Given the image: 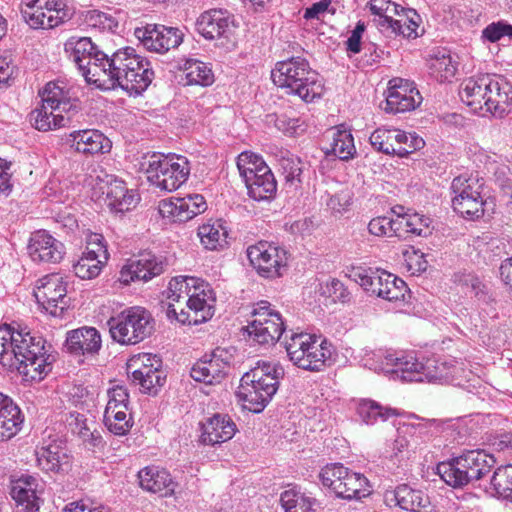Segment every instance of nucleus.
I'll return each mask as SVG.
<instances>
[{
    "label": "nucleus",
    "instance_id": "obj_1",
    "mask_svg": "<svg viewBox=\"0 0 512 512\" xmlns=\"http://www.w3.org/2000/svg\"><path fill=\"white\" fill-rule=\"evenodd\" d=\"M99 67H93L95 78H92V83L99 88L119 86L130 94H140L154 78L150 63L131 47L117 50L111 57L106 55L102 67Z\"/></svg>",
    "mask_w": 512,
    "mask_h": 512
},
{
    "label": "nucleus",
    "instance_id": "obj_2",
    "mask_svg": "<svg viewBox=\"0 0 512 512\" xmlns=\"http://www.w3.org/2000/svg\"><path fill=\"white\" fill-rule=\"evenodd\" d=\"M10 337L9 352L3 358V366L17 370L25 380L41 381L52 370L55 356L46 340L27 328L15 327Z\"/></svg>",
    "mask_w": 512,
    "mask_h": 512
},
{
    "label": "nucleus",
    "instance_id": "obj_3",
    "mask_svg": "<svg viewBox=\"0 0 512 512\" xmlns=\"http://www.w3.org/2000/svg\"><path fill=\"white\" fill-rule=\"evenodd\" d=\"M460 98L471 111L482 116L490 114L503 118L512 102L508 84L496 75L482 74L465 79L459 91Z\"/></svg>",
    "mask_w": 512,
    "mask_h": 512
},
{
    "label": "nucleus",
    "instance_id": "obj_4",
    "mask_svg": "<svg viewBox=\"0 0 512 512\" xmlns=\"http://www.w3.org/2000/svg\"><path fill=\"white\" fill-rule=\"evenodd\" d=\"M379 364L375 370L391 374L394 379L402 382H452L454 367H448L446 362L427 360L418 361L413 353L381 352L377 354Z\"/></svg>",
    "mask_w": 512,
    "mask_h": 512
},
{
    "label": "nucleus",
    "instance_id": "obj_5",
    "mask_svg": "<svg viewBox=\"0 0 512 512\" xmlns=\"http://www.w3.org/2000/svg\"><path fill=\"white\" fill-rule=\"evenodd\" d=\"M284 368L279 363L258 362L241 380L237 396L244 410L258 414L278 390Z\"/></svg>",
    "mask_w": 512,
    "mask_h": 512
},
{
    "label": "nucleus",
    "instance_id": "obj_6",
    "mask_svg": "<svg viewBox=\"0 0 512 512\" xmlns=\"http://www.w3.org/2000/svg\"><path fill=\"white\" fill-rule=\"evenodd\" d=\"M271 78L287 94L298 96L307 103L320 98L324 91L322 79L302 57L277 62L271 71Z\"/></svg>",
    "mask_w": 512,
    "mask_h": 512
},
{
    "label": "nucleus",
    "instance_id": "obj_7",
    "mask_svg": "<svg viewBox=\"0 0 512 512\" xmlns=\"http://www.w3.org/2000/svg\"><path fill=\"white\" fill-rule=\"evenodd\" d=\"M493 455L484 450H468L448 462L437 466L442 480L453 488H461L489 474L495 466Z\"/></svg>",
    "mask_w": 512,
    "mask_h": 512
},
{
    "label": "nucleus",
    "instance_id": "obj_8",
    "mask_svg": "<svg viewBox=\"0 0 512 512\" xmlns=\"http://www.w3.org/2000/svg\"><path fill=\"white\" fill-rule=\"evenodd\" d=\"M148 181L157 188L172 192L183 185L190 175V164L181 155L152 153L144 155L139 162Z\"/></svg>",
    "mask_w": 512,
    "mask_h": 512
},
{
    "label": "nucleus",
    "instance_id": "obj_9",
    "mask_svg": "<svg viewBox=\"0 0 512 512\" xmlns=\"http://www.w3.org/2000/svg\"><path fill=\"white\" fill-rule=\"evenodd\" d=\"M485 181L478 174L464 173L451 183L452 207L466 219H479L494 210V203L484 198Z\"/></svg>",
    "mask_w": 512,
    "mask_h": 512
},
{
    "label": "nucleus",
    "instance_id": "obj_10",
    "mask_svg": "<svg viewBox=\"0 0 512 512\" xmlns=\"http://www.w3.org/2000/svg\"><path fill=\"white\" fill-rule=\"evenodd\" d=\"M107 325L111 338L121 345H135L153 332V318L145 308L134 306L111 317Z\"/></svg>",
    "mask_w": 512,
    "mask_h": 512
},
{
    "label": "nucleus",
    "instance_id": "obj_11",
    "mask_svg": "<svg viewBox=\"0 0 512 512\" xmlns=\"http://www.w3.org/2000/svg\"><path fill=\"white\" fill-rule=\"evenodd\" d=\"M326 341L319 342L316 336L308 333H293L285 342V349L291 362L297 367L320 371L331 357Z\"/></svg>",
    "mask_w": 512,
    "mask_h": 512
},
{
    "label": "nucleus",
    "instance_id": "obj_12",
    "mask_svg": "<svg viewBox=\"0 0 512 512\" xmlns=\"http://www.w3.org/2000/svg\"><path fill=\"white\" fill-rule=\"evenodd\" d=\"M319 477L322 484L339 498L361 499L370 494L367 478L340 463L326 465L322 468Z\"/></svg>",
    "mask_w": 512,
    "mask_h": 512
},
{
    "label": "nucleus",
    "instance_id": "obj_13",
    "mask_svg": "<svg viewBox=\"0 0 512 512\" xmlns=\"http://www.w3.org/2000/svg\"><path fill=\"white\" fill-rule=\"evenodd\" d=\"M215 293L209 283L202 280L193 287L191 294L186 299L188 312L181 310L180 315L173 303H169L167 308V316L174 317L179 322L189 324H200L212 318L215 312Z\"/></svg>",
    "mask_w": 512,
    "mask_h": 512
},
{
    "label": "nucleus",
    "instance_id": "obj_14",
    "mask_svg": "<svg viewBox=\"0 0 512 512\" xmlns=\"http://www.w3.org/2000/svg\"><path fill=\"white\" fill-rule=\"evenodd\" d=\"M236 28L234 16L223 9L205 11L196 21V30L199 34L227 49L235 47Z\"/></svg>",
    "mask_w": 512,
    "mask_h": 512
},
{
    "label": "nucleus",
    "instance_id": "obj_15",
    "mask_svg": "<svg viewBox=\"0 0 512 512\" xmlns=\"http://www.w3.org/2000/svg\"><path fill=\"white\" fill-rule=\"evenodd\" d=\"M247 256L261 277L275 279L287 271L288 253L275 243L259 241L247 248Z\"/></svg>",
    "mask_w": 512,
    "mask_h": 512
},
{
    "label": "nucleus",
    "instance_id": "obj_16",
    "mask_svg": "<svg viewBox=\"0 0 512 512\" xmlns=\"http://www.w3.org/2000/svg\"><path fill=\"white\" fill-rule=\"evenodd\" d=\"M161 367L160 357L151 353L138 354L128 362L131 381L149 395H156L165 383L166 376Z\"/></svg>",
    "mask_w": 512,
    "mask_h": 512
},
{
    "label": "nucleus",
    "instance_id": "obj_17",
    "mask_svg": "<svg viewBox=\"0 0 512 512\" xmlns=\"http://www.w3.org/2000/svg\"><path fill=\"white\" fill-rule=\"evenodd\" d=\"M21 14L33 29H52L71 17L70 9L61 0H29Z\"/></svg>",
    "mask_w": 512,
    "mask_h": 512
},
{
    "label": "nucleus",
    "instance_id": "obj_18",
    "mask_svg": "<svg viewBox=\"0 0 512 512\" xmlns=\"http://www.w3.org/2000/svg\"><path fill=\"white\" fill-rule=\"evenodd\" d=\"M248 333L259 344H274L284 332V322L280 313L271 308L267 301L256 304L252 312Z\"/></svg>",
    "mask_w": 512,
    "mask_h": 512
},
{
    "label": "nucleus",
    "instance_id": "obj_19",
    "mask_svg": "<svg viewBox=\"0 0 512 512\" xmlns=\"http://www.w3.org/2000/svg\"><path fill=\"white\" fill-rule=\"evenodd\" d=\"M64 50L89 83H92V78H95L93 67L101 68L107 55L100 51L88 37L69 38L64 45Z\"/></svg>",
    "mask_w": 512,
    "mask_h": 512
},
{
    "label": "nucleus",
    "instance_id": "obj_20",
    "mask_svg": "<svg viewBox=\"0 0 512 512\" xmlns=\"http://www.w3.org/2000/svg\"><path fill=\"white\" fill-rule=\"evenodd\" d=\"M34 293L42 308L53 317H63L68 307L67 283L59 274H50L40 280Z\"/></svg>",
    "mask_w": 512,
    "mask_h": 512
},
{
    "label": "nucleus",
    "instance_id": "obj_21",
    "mask_svg": "<svg viewBox=\"0 0 512 512\" xmlns=\"http://www.w3.org/2000/svg\"><path fill=\"white\" fill-rule=\"evenodd\" d=\"M134 34L147 50L160 54L177 48L184 38L179 28L157 24L136 28Z\"/></svg>",
    "mask_w": 512,
    "mask_h": 512
},
{
    "label": "nucleus",
    "instance_id": "obj_22",
    "mask_svg": "<svg viewBox=\"0 0 512 512\" xmlns=\"http://www.w3.org/2000/svg\"><path fill=\"white\" fill-rule=\"evenodd\" d=\"M27 253L35 263L57 264L64 258L66 249L63 242L47 230L40 229L31 233Z\"/></svg>",
    "mask_w": 512,
    "mask_h": 512
},
{
    "label": "nucleus",
    "instance_id": "obj_23",
    "mask_svg": "<svg viewBox=\"0 0 512 512\" xmlns=\"http://www.w3.org/2000/svg\"><path fill=\"white\" fill-rule=\"evenodd\" d=\"M421 101L422 97L413 82L395 78L389 81L388 94L383 109L387 113H404L414 110Z\"/></svg>",
    "mask_w": 512,
    "mask_h": 512
},
{
    "label": "nucleus",
    "instance_id": "obj_24",
    "mask_svg": "<svg viewBox=\"0 0 512 512\" xmlns=\"http://www.w3.org/2000/svg\"><path fill=\"white\" fill-rule=\"evenodd\" d=\"M39 95L45 107H50L70 118L81 109L80 101L72 95L71 89L62 81L48 82Z\"/></svg>",
    "mask_w": 512,
    "mask_h": 512
},
{
    "label": "nucleus",
    "instance_id": "obj_25",
    "mask_svg": "<svg viewBox=\"0 0 512 512\" xmlns=\"http://www.w3.org/2000/svg\"><path fill=\"white\" fill-rule=\"evenodd\" d=\"M67 143L85 157L106 154L112 148L110 139L97 129L75 130L69 134Z\"/></svg>",
    "mask_w": 512,
    "mask_h": 512
},
{
    "label": "nucleus",
    "instance_id": "obj_26",
    "mask_svg": "<svg viewBox=\"0 0 512 512\" xmlns=\"http://www.w3.org/2000/svg\"><path fill=\"white\" fill-rule=\"evenodd\" d=\"M66 442L58 435L47 434L41 446L36 449V458L42 470L59 472L68 465L69 457Z\"/></svg>",
    "mask_w": 512,
    "mask_h": 512
},
{
    "label": "nucleus",
    "instance_id": "obj_27",
    "mask_svg": "<svg viewBox=\"0 0 512 512\" xmlns=\"http://www.w3.org/2000/svg\"><path fill=\"white\" fill-rule=\"evenodd\" d=\"M227 352L217 348L211 355H205L191 368V377L198 382L206 384L219 383L226 375L229 361L226 359Z\"/></svg>",
    "mask_w": 512,
    "mask_h": 512
},
{
    "label": "nucleus",
    "instance_id": "obj_28",
    "mask_svg": "<svg viewBox=\"0 0 512 512\" xmlns=\"http://www.w3.org/2000/svg\"><path fill=\"white\" fill-rule=\"evenodd\" d=\"M164 268L165 262L162 257L144 253L121 269L120 280L125 284L135 280L147 282L162 274Z\"/></svg>",
    "mask_w": 512,
    "mask_h": 512
},
{
    "label": "nucleus",
    "instance_id": "obj_29",
    "mask_svg": "<svg viewBox=\"0 0 512 512\" xmlns=\"http://www.w3.org/2000/svg\"><path fill=\"white\" fill-rule=\"evenodd\" d=\"M65 346L71 354L94 356L101 349L102 339L96 328L84 326L67 332Z\"/></svg>",
    "mask_w": 512,
    "mask_h": 512
},
{
    "label": "nucleus",
    "instance_id": "obj_30",
    "mask_svg": "<svg viewBox=\"0 0 512 512\" xmlns=\"http://www.w3.org/2000/svg\"><path fill=\"white\" fill-rule=\"evenodd\" d=\"M95 239L100 241V243H97V249H89L84 252L77 263L73 265V271L80 279L91 280L96 278L102 270L104 261L108 258L103 236L96 235Z\"/></svg>",
    "mask_w": 512,
    "mask_h": 512
},
{
    "label": "nucleus",
    "instance_id": "obj_31",
    "mask_svg": "<svg viewBox=\"0 0 512 512\" xmlns=\"http://www.w3.org/2000/svg\"><path fill=\"white\" fill-rule=\"evenodd\" d=\"M138 481L142 489L163 496L172 494L176 486L167 470L154 465L141 469L138 472Z\"/></svg>",
    "mask_w": 512,
    "mask_h": 512
},
{
    "label": "nucleus",
    "instance_id": "obj_32",
    "mask_svg": "<svg viewBox=\"0 0 512 512\" xmlns=\"http://www.w3.org/2000/svg\"><path fill=\"white\" fill-rule=\"evenodd\" d=\"M139 200L138 193L133 189H128L123 180L114 179L108 184L106 202L111 211L127 212L136 207Z\"/></svg>",
    "mask_w": 512,
    "mask_h": 512
},
{
    "label": "nucleus",
    "instance_id": "obj_33",
    "mask_svg": "<svg viewBox=\"0 0 512 512\" xmlns=\"http://www.w3.org/2000/svg\"><path fill=\"white\" fill-rule=\"evenodd\" d=\"M200 441L204 445H215L230 440L235 432L236 425L231 418H207L200 423Z\"/></svg>",
    "mask_w": 512,
    "mask_h": 512
},
{
    "label": "nucleus",
    "instance_id": "obj_34",
    "mask_svg": "<svg viewBox=\"0 0 512 512\" xmlns=\"http://www.w3.org/2000/svg\"><path fill=\"white\" fill-rule=\"evenodd\" d=\"M327 138L330 140L329 146L324 148L326 155L333 154L340 160L352 159L356 154L354 138L350 130L344 126L331 128L327 132Z\"/></svg>",
    "mask_w": 512,
    "mask_h": 512
},
{
    "label": "nucleus",
    "instance_id": "obj_35",
    "mask_svg": "<svg viewBox=\"0 0 512 512\" xmlns=\"http://www.w3.org/2000/svg\"><path fill=\"white\" fill-rule=\"evenodd\" d=\"M35 481L32 476H26L13 484L10 494L16 502L17 512H39Z\"/></svg>",
    "mask_w": 512,
    "mask_h": 512
},
{
    "label": "nucleus",
    "instance_id": "obj_36",
    "mask_svg": "<svg viewBox=\"0 0 512 512\" xmlns=\"http://www.w3.org/2000/svg\"><path fill=\"white\" fill-rule=\"evenodd\" d=\"M430 75L439 82L450 81L456 74L457 64L445 48L432 50L428 59Z\"/></svg>",
    "mask_w": 512,
    "mask_h": 512
},
{
    "label": "nucleus",
    "instance_id": "obj_37",
    "mask_svg": "<svg viewBox=\"0 0 512 512\" xmlns=\"http://www.w3.org/2000/svg\"><path fill=\"white\" fill-rule=\"evenodd\" d=\"M394 499L397 505L410 512H430V500L421 490H416L403 484L394 491Z\"/></svg>",
    "mask_w": 512,
    "mask_h": 512
},
{
    "label": "nucleus",
    "instance_id": "obj_38",
    "mask_svg": "<svg viewBox=\"0 0 512 512\" xmlns=\"http://www.w3.org/2000/svg\"><path fill=\"white\" fill-rule=\"evenodd\" d=\"M198 237L207 250H219L227 244L228 232L221 220L208 221L198 227Z\"/></svg>",
    "mask_w": 512,
    "mask_h": 512
},
{
    "label": "nucleus",
    "instance_id": "obj_39",
    "mask_svg": "<svg viewBox=\"0 0 512 512\" xmlns=\"http://www.w3.org/2000/svg\"><path fill=\"white\" fill-rule=\"evenodd\" d=\"M245 185L248 195L255 201L270 200L277 191V182L270 168L268 172H261L254 176Z\"/></svg>",
    "mask_w": 512,
    "mask_h": 512
},
{
    "label": "nucleus",
    "instance_id": "obj_40",
    "mask_svg": "<svg viewBox=\"0 0 512 512\" xmlns=\"http://www.w3.org/2000/svg\"><path fill=\"white\" fill-rule=\"evenodd\" d=\"M185 72L187 84L210 86L214 83V74L208 63L198 59L188 58L179 66Z\"/></svg>",
    "mask_w": 512,
    "mask_h": 512
},
{
    "label": "nucleus",
    "instance_id": "obj_41",
    "mask_svg": "<svg viewBox=\"0 0 512 512\" xmlns=\"http://www.w3.org/2000/svg\"><path fill=\"white\" fill-rule=\"evenodd\" d=\"M71 119L56 110L50 109V107H45L43 103L31 113V120L39 131H49L65 127L70 123Z\"/></svg>",
    "mask_w": 512,
    "mask_h": 512
},
{
    "label": "nucleus",
    "instance_id": "obj_42",
    "mask_svg": "<svg viewBox=\"0 0 512 512\" xmlns=\"http://www.w3.org/2000/svg\"><path fill=\"white\" fill-rule=\"evenodd\" d=\"M430 219L424 215L413 213L398 216L400 238L427 236L430 234Z\"/></svg>",
    "mask_w": 512,
    "mask_h": 512
},
{
    "label": "nucleus",
    "instance_id": "obj_43",
    "mask_svg": "<svg viewBox=\"0 0 512 512\" xmlns=\"http://www.w3.org/2000/svg\"><path fill=\"white\" fill-rule=\"evenodd\" d=\"M237 168L245 184L261 172H268V165L263 158L251 151H244L237 157Z\"/></svg>",
    "mask_w": 512,
    "mask_h": 512
},
{
    "label": "nucleus",
    "instance_id": "obj_44",
    "mask_svg": "<svg viewBox=\"0 0 512 512\" xmlns=\"http://www.w3.org/2000/svg\"><path fill=\"white\" fill-rule=\"evenodd\" d=\"M420 16L414 9H402L400 18H396L393 26L389 28L388 32L395 35H402L404 38L418 37Z\"/></svg>",
    "mask_w": 512,
    "mask_h": 512
},
{
    "label": "nucleus",
    "instance_id": "obj_45",
    "mask_svg": "<svg viewBox=\"0 0 512 512\" xmlns=\"http://www.w3.org/2000/svg\"><path fill=\"white\" fill-rule=\"evenodd\" d=\"M280 502L285 512H313L315 499L298 490L289 489L281 494Z\"/></svg>",
    "mask_w": 512,
    "mask_h": 512
},
{
    "label": "nucleus",
    "instance_id": "obj_46",
    "mask_svg": "<svg viewBox=\"0 0 512 512\" xmlns=\"http://www.w3.org/2000/svg\"><path fill=\"white\" fill-rule=\"evenodd\" d=\"M358 416H417L414 412L407 413L404 410L383 406L371 399H360L356 402Z\"/></svg>",
    "mask_w": 512,
    "mask_h": 512
},
{
    "label": "nucleus",
    "instance_id": "obj_47",
    "mask_svg": "<svg viewBox=\"0 0 512 512\" xmlns=\"http://www.w3.org/2000/svg\"><path fill=\"white\" fill-rule=\"evenodd\" d=\"M200 281V278L188 276H178L171 279L167 289V298L173 302L180 303L183 300L186 303L193 287L199 284Z\"/></svg>",
    "mask_w": 512,
    "mask_h": 512
},
{
    "label": "nucleus",
    "instance_id": "obj_48",
    "mask_svg": "<svg viewBox=\"0 0 512 512\" xmlns=\"http://www.w3.org/2000/svg\"><path fill=\"white\" fill-rule=\"evenodd\" d=\"M384 270H358L353 276L354 280L368 293L382 298L383 282L382 273Z\"/></svg>",
    "mask_w": 512,
    "mask_h": 512
},
{
    "label": "nucleus",
    "instance_id": "obj_49",
    "mask_svg": "<svg viewBox=\"0 0 512 512\" xmlns=\"http://www.w3.org/2000/svg\"><path fill=\"white\" fill-rule=\"evenodd\" d=\"M383 296L388 301H406L407 285L399 277L387 271L382 273Z\"/></svg>",
    "mask_w": 512,
    "mask_h": 512
},
{
    "label": "nucleus",
    "instance_id": "obj_50",
    "mask_svg": "<svg viewBox=\"0 0 512 512\" xmlns=\"http://www.w3.org/2000/svg\"><path fill=\"white\" fill-rule=\"evenodd\" d=\"M80 19L86 26L99 30L113 31L118 26V22L113 16L96 9L82 11Z\"/></svg>",
    "mask_w": 512,
    "mask_h": 512
},
{
    "label": "nucleus",
    "instance_id": "obj_51",
    "mask_svg": "<svg viewBox=\"0 0 512 512\" xmlns=\"http://www.w3.org/2000/svg\"><path fill=\"white\" fill-rule=\"evenodd\" d=\"M128 397L127 390L122 386L110 389L104 416H126Z\"/></svg>",
    "mask_w": 512,
    "mask_h": 512
},
{
    "label": "nucleus",
    "instance_id": "obj_52",
    "mask_svg": "<svg viewBox=\"0 0 512 512\" xmlns=\"http://www.w3.org/2000/svg\"><path fill=\"white\" fill-rule=\"evenodd\" d=\"M279 166L282 174L287 183L301 182L300 176L302 174V162L301 159L289 151L281 152L279 158Z\"/></svg>",
    "mask_w": 512,
    "mask_h": 512
},
{
    "label": "nucleus",
    "instance_id": "obj_53",
    "mask_svg": "<svg viewBox=\"0 0 512 512\" xmlns=\"http://www.w3.org/2000/svg\"><path fill=\"white\" fill-rule=\"evenodd\" d=\"M490 484L497 495L512 498V465L498 467L491 477Z\"/></svg>",
    "mask_w": 512,
    "mask_h": 512
},
{
    "label": "nucleus",
    "instance_id": "obj_54",
    "mask_svg": "<svg viewBox=\"0 0 512 512\" xmlns=\"http://www.w3.org/2000/svg\"><path fill=\"white\" fill-rule=\"evenodd\" d=\"M369 232L377 237H392L400 238L398 217L392 219L386 216H379L373 218L368 224Z\"/></svg>",
    "mask_w": 512,
    "mask_h": 512
},
{
    "label": "nucleus",
    "instance_id": "obj_55",
    "mask_svg": "<svg viewBox=\"0 0 512 512\" xmlns=\"http://www.w3.org/2000/svg\"><path fill=\"white\" fill-rule=\"evenodd\" d=\"M188 207L183 197L172 198L162 202L160 212L170 216L175 222H187L191 220Z\"/></svg>",
    "mask_w": 512,
    "mask_h": 512
},
{
    "label": "nucleus",
    "instance_id": "obj_56",
    "mask_svg": "<svg viewBox=\"0 0 512 512\" xmlns=\"http://www.w3.org/2000/svg\"><path fill=\"white\" fill-rule=\"evenodd\" d=\"M275 127L288 136H294L305 131L306 124L301 118L289 117L286 114L275 115Z\"/></svg>",
    "mask_w": 512,
    "mask_h": 512
},
{
    "label": "nucleus",
    "instance_id": "obj_57",
    "mask_svg": "<svg viewBox=\"0 0 512 512\" xmlns=\"http://www.w3.org/2000/svg\"><path fill=\"white\" fill-rule=\"evenodd\" d=\"M370 143L377 150L387 155H394L395 145L391 144L388 129L378 128L370 135Z\"/></svg>",
    "mask_w": 512,
    "mask_h": 512
},
{
    "label": "nucleus",
    "instance_id": "obj_58",
    "mask_svg": "<svg viewBox=\"0 0 512 512\" xmlns=\"http://www.w3.org/2000/svg\"><path fill=\"white\" fill-rule=\"evenodd\" d=\"M326 205L333 214L344 213L351 205L350 192L347 190H341L333 195H329Z\"/></svg>",
    "mask_w": 512,
    "mask_h": 512
},
{
    "label": "nucleus",
    "instance_id": "obj_59",
    "mask_svg": "<svg viewBox=\"0 0 512 512\" xmlns=\"http://www.w3.org/2000/svg\"><path fill=\"white\" fill-rule=\"evenodd\" d=\"M386 13L384 18H375L374 22L382 31H389V28L393 26L392 22H395L396 18H400V14H402V9H405L401 5L388 0L387 6H385Z\"/></svg>",
    "mask_w": 512,
    "mask_h": 512
},
{
    "label": "nucleus",
    "instance_id": "obj_60",
    "mask_svg": "<svg viewBox=\"0 0 512 512\" xmlns=\"http://www.w3.org/2000/svg\"><path fill=\"white\" fill-rule=\"evenodd\" d=\"M410 137L407 141L399 142L398 146H395L394 155L399 157H407L409 154L420 150L424 147L425 141L423 138L418 136L416 133H410Z\"/></svg>",
    "mask_w": 512,
    "mask_h": 512
},
{
    "label": "nucleus",
    "instance_id": "obj_61",
    "mask_svg": "<svg viewBox=\"0 0 512 512\" xmlns=\"http://www.w3.org/2000/svg\"><path fill=\"white\" fill-rule=\"evenodd\" d=\"M107 430L117 436L126 435L134 425L133 418H103Z\"/></svg>",
    "mask_w": 512,
    "mask_h": 512
},
{
    "label": "nucleus",
    "instance_id": "obj_62",
    "mask_svg": "<svg viewBox=\"0 0 512 512\" xmlns=\"http://www.w3.org/2000/svg\"><path fill=\"white\" fill-rule=\"evenodd\" d=\"M511 25L502 21L489 24L482 32L485 39L490 42H496L503 36H510Z\"/></svg>",
    "mask_w": 512,
    "mask_h": 512
},
{
    "label": "nucleus",
    "instance_id": "obj_63",
    "mask_svg": "<svg viewBox=\"0 0 512 512\" xmlns=\"http://www.w3.org/2000/svg\"><path fill=\"white\" fill-rule=\"evenodd\" d=\"M332 0H320L313 3L311 6L305 9L304 18L310 19H321L326 13H335V9L331 8Z\"/></svg>",
    "mask_w": 512,
    "mask_h": 512
},
{
    "label": "nucleus",
    "instance_id": "obj_64",
    "mask_svg": "<svg viewBox=\"0 0 512 512\" xmlns=\"http://www.w3.org/2000/svg\"><path fill=\"white\" fill-rule=\"evenodd\" d=\"M24 418H0V440H8L21 429Z\"/></svg>",
    "mask_w": 512,
    "mask_h": 512
}]
</instances>
